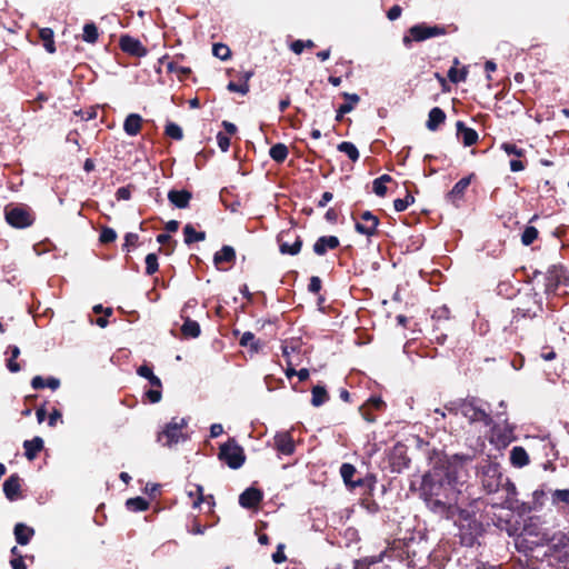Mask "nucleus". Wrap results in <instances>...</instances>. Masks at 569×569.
Here are the masks:
<instances>
[{"label":"nucleus","mask_w":569,"mask_h":569,"mask_svg":"<svg viewBox=\"0 0 569 569\" xmlns=\"http://www.w3.org/2000/svg\"><path fill=\"white\" fill-rule=\"evenodd\" d=\"M459 493L457 477L451 471L435 470L422 477L420 496L433 513L445 518L452 517Z\"/></svg>","instance_id":"f257e3e1"},{"label":"nucleus","mask_w":569,"mask_h":569,"mask_svg":"<svg viewBox=\"0 0 569 569\" xmlns=\"http://www.w3.org/2000/svg\"><path fill=\"white\" fill-rule=\"evenodd\" d=\"M188 426V420L186 418L174 417L168 422L163 430L158 435V442L164 447H172L180 441H186L188 439L187 435L183 430Z\"/></svg>","instance_id":"f03ea898"},{"label":"nucleus","mask_w":569,"mask_h":569,"mask_svg":"<svg viewBox=\"0 0 569 569\" xmlns=\"http://www.w3.org/2000/svg\"><path fill=\"white\" fill-rule=\"evenodd\" d=\"M218 458L231 469H239L246 461L243 448L233 439L220 446Z\"/></svg>","instance_id":"7ed1b4c3"},{"label":"nucleus","mask_w":569,"mask_h":569,"mask_svg":"<svg viewBox=\"0 0 569 569\" xmlns=\"http://www.w3.org/2000/svg\"><path fill=\"white\" fill-rule=\"evenodd\" d=\"M277 241L282 254L296 256L301 250L302 240L295 229L282 230L278 234Z\"/></svg>","instance_id":"20e7f679"},{"label":"nucleus","mask_w":569,"mask_h":569,"mask_svg":"<svg viewBox=\"0 0 569 569\" xmlns=\"http://www.w3.org/2000/svg\"><path fill=\"white\" fill-rule=\"evenodd\" d=\"M6 220L14 228H27L30 227L34 221L32 211L23 206H17L13 208H6Z\"/></svg>","instance_id":"39448f33"},{"label":"nucleus","mask_w":569,"mask_h":569,"mask_svg":"<svg viewBox=\"0 0 569 569\" xmlns=\"http://www.w3.org/2000/svg\"><path fill=\"white\" fill-rule=\"evenodd\" d=\"M460 411L470 422H481L485 426H489L492 421L490 415L478 407L475 401H465L460 406Z\"/></svg>","instance_id":"423d86ee"},{"label":"nucleus","mask_w":569,"mask_h":569,"mask_svg":"<svg viewBox=\"0 0 569 569\" xmlns=\"http://www.w3.org/2000/svg\"><path fill=\"white\" fill-rule=\"evenodd\" d=\"M379 219L371 211H363L356 220V231L366 237H372L377 232Z\"/></svg>","instance_id":"0eeeda50"},{"label":"nucleus","mask_w":569,"mask_h":569,"mask_svg":"<svg viewBox=\"0 0 569 569\" xmlns=\"http://www.w3.org/2000/svg\"><path fill=\"white\" fill-rule=\"evenodd\" d=\"M197 306V301L194 299L186 302L181 310V318L183 319V325L181 326V332L187 338H198L200 336L201 329L197 321L191 320L187 315V310L189 308H193Z\"/></svg>","instance_id":"6e6552de"},{"label":"nucleus","mask_w":569,"mask_h":569,"mask_svg":"<svg viewBox=\"0 0 569 569\" xmlns=\"http://www.w3.org/2000/svg\"><path fill=\"white\" fill-rule=\"evenodd\" d=\"M119 46L123 52L133 57L142 58L148 53L147 48L141 43V41L129 34L120 37Z\"/></svg>","instance_id":"1a4fd4ad"},{"label":"nucleus","mask_w":569,"mask_h":569,"mask_svg":"<svg viewBox=\"0 0 569 569\" xmlns=\"http://www.w3.org/2000/svg\"><path fill=\"white\" fill-rule=\"evenodd\" d=\"M472 177L473 174H470L460 179L447 194L448 201L455 206H458L459 201L462 200L467 188L470 186Z\"/></svg>","instance_id":"9d476101"},{"label":"nucleus","mask_w":569,"mask_h":569,"mask_svg":"<svg viewBox=\"0 0 569 569\" xmlns=\"http://www.w3.org/2000/svg\"><path fill=\"white\" fill-rule=\"evenodd\" d=\"M262 500V493L259 489L248 488L239 497V503L243 508H254Z\"/></svg>","instance_id":"9b49d317"},{"label":"nucleus","mask_w":569,"mask_h":569,"mask_svg":"<svg viewBox=\"0 0 569 569\" xmlns=\"http://www.w3.org/2000/svg\"><path fill=\"white\" fill-rule=\"evenodd\" d=\"M339 239L336 236H322L313 244V251L318 256H323L328 250L339 247Z\"/></svg>","instance_id":"f8f14e48"},{"label":"nucleus","mask_w":569,"mask_h":569,"mask_svg":"<svg viewBox=\"0 0 569 569\" xmlns=\"http://www.w3.org/2000/svg\"><path fill=\"white\" fill-rule=\"evenodd\" d=\"M274 443L277 450L281 455L289 456L295 452V442L289 432L277 433L274 437Z\"/></svg>","instance_id":"ddd939ff"},{"label":"nucleus","mask_w":569,"mask_h":569,"mask_svg":"<svg viewBox=\"0 0 569 569\" xmlns=\"http://www.w3.org/2000/svg\"><path fill=\"white\" fill-rule=\"evenodd\" d=\"M21 488V479L17 473L11 475L3 482V492L10 501H14L19 497Z\"/></svg>","instance_id":"4468645a"},{"label":"nucleus","mask_w":569,"mask_h":569,"mask_svg":"<svg viewBox=\"0 0 569 569\" xmlns=\"http://www.w3.org/2000/svg\"><path fill=\"white\" fill-rule=\"evenodd\" d=\"M457 136L462 140L466 147H471L478 141V132L467 127L462 121L457 122Z\"/></svg>","instance_id":"2eb2a0df"},{"label":"nucleus","mask_w":569,"mask_h":569,"mask_svg":"<svg viewBox=\"0 0 569 569\" xmlns=\"http://www.w3.org/2000/svg\"><path fill=\"white\" fill-rule=\"evenodd\" d=\"M191 198L192 194L188 190H170L168 192V200L179 209L187 208Z\"/></svg>","instance_id":"dca6fc26"},{"label":"nucleus","mask_w":569,"mask_h":569,"mask_svg":"<svg viewBox=\"0 0 569 569\" xmlns=\"http://www.w3.org/2000/svg\"><path fill=\"white\" fill-rule=\"evenodd\" d=\"M142 122H143V119L140 114L130 113L124 119L123 130L128 136L134 137L141 131Z\"/></svg>","instance_id":"f3484780"},{"label":"nucleus","mask_w":569,"mask_h":569,"mask_svg":"<svg viewBox=\"0 0 569 569\" xmlns=\"http://www.w3.org/2000/svg\"><path fill=\"white\" fill-rule=\"evenodd\" d=\"M236 259V251L231 246H223L213 256V263L217 269H222L223 263H231Z\"/></svg>","instance_id":"a211bd4d"},{"label":"nucleus","mask_w":569,"mask_h":569,"mask_svg":"<svg viewBox=\"0 0 569 569\" xmlns=\"http://www.w3.org/2000/svg\"><path fill=\"white\" fill-rule=\"evenodd\" d=\"M440 33V30L437 27H426V26H413L410 28V34L416 41H423L428 38L435 37Z\"/></svg>","instance_id":"6ab92c4d"},{"label":"nucleus","mask_w":569,"mask_h":569,"mask_svg":"<svg viewBox=\"0 0 569 569\" xmlns=\"http://www.w3.org/2000/svg\"><path fill=\"white\" fill-rule=\"evenodd\" d=\"M445 111L439 107H435L429 111L426 126L430 131H436L445 122Z\"/></svg>","instance_id":"aec40b11"},{"label":"nucleus","mask_w":569,"mask_h":569,"mask_svg":"<svg viewBox=\"0 0 569 569\" xmlns=\"http://www.w3.org/2000/svg\"><path fill=\"white\" fill-rule=\"evenodd\" d=\"M13 533H14V538H16L17 542L21 546H26L29 543V541L33 537L34 530H33V528L28 527L24 523H17L14 526Z\"/></svg>","instance_id":"412c9836"},{"label":"nucleus","mask_w":569,"mask_h":569,"mask_svg":"<svg viewBox=\"0 0 569 569\" xmlns=\"http://www.w3.org/2000/svg\"><path fill=\"white\" fill-rule=\"evenodd\" d=\"M510 462L516 468H522L529 463V456L525 448L516 446L510 451Z\"/></svg>","instance_id":"4be33fe9"},{"label":"nucleus","mask_w":569,"mask_h":569,"mask_svg":"<svg viewBox=\"0 0 569 569\" xmlns=\"http://www.w3.org/2000/svg\"><path fill=\"white\" fill-rule=\"evenodd\" d=\"M24 448V456L28 460H33L37 455L42 450L43 448V440L40 437H34L31 440H26L23 442Z\"/></svg>","instance_id":"5701e85b"},{"label":"nucleus","mask_w":569,"mask_h":569,"mask_svg":"<svg viewBox=\"0 0 569 569\" xmlns=\"http://www.w3.org/2000/svg\"><path fill=\"white\" fill-rule=\"evenodd\" d=\"M60 386V380L53 377H50L48 379H43L41 376H36L31 380V387L34 390L43 389V388H50L52 390L58 389Z\"/></svg>","instance_id":"b1692460"},{"label":"nucleus","mask_w":569,"mask_h":569,"mask_svg":"<svg viewBox=\"0 0 569 569\" xmlns=\"http://www.w3.org/2000/svg\"><path fill=\"white\" fill-rule=\"evenodd\" d=\"M184 242L191 244L193 242L202 241L206 239L203 231H197L192 224L188 223L183 228Z\"/></svg>","instance_id":"393cba45"},{"label":"nucleus","mask_w":569,"mask_h":569,"mask_svg":"<svg viewBox=\"0 0 569 569\" xmlns=\"http://www.w3.org/2000/svg\"><path fill=\"white\" fill-rule=\"evenodd\" d=\"M39 37H40V39L43 42L44 49L49 53H54L56 52V46H54V39H53L54 38L53 30L50 29V28H41L39 30Z\"/></svg>","instance_id":"a878e982"},{"label":"nucleus","mask_w":569,"mask_h":569,"mask_svg":"<svg viewBox=\"0 0 569 569\" xmlns=\"http://www.w3.org/2000/svg\"><path fill=\"white\" fill-rule=\"evenodd\" d=\"M288 153V147L283 143H276L269 150L270 158L278 163L283 162L287 159Z\"/></svg>","instance_id":"bb28decb"},{"label":"nucleus","mask_w":569,"mask_h":569,"mask_svg":"<svg viewBox=\"0 0 569 569\" xmlns=\"http://www.w3.org/2000/svg\"><path fill=\"white\" fill-rule=\"evenodd\" d=\"M311 393H312L311 403L315 407L322 406L329 399L327 390L325 389V387H321V386L313 387Z\"/></svg>","instance_id":"cd10ccee"},{"label":"nucleus","mask_w":569,"mask_h":569,"mask_svg":"<svg viewBox=\"0 0 569 569\" xmlns=\"http://www.w3.org/2000/svg\"><path fill=\"white\" fill-rule=\"evenodd\" d=\"M337 149L340 152L346 153L348 156V158L351 161H353V162L359 159V156H360L359 151H358L357 147L352 142L343 141V142L338 144Z\"/></svg>","instance_id":"c85d7f7f"},{"label":"nucleus","mask_w":569,"mask_h":569,"mask_svg":"<svg viewBox=\"0 0 569 569\" xmlns=\"http://www.w3.org/2000/svg\"><path fill=\"white\" fill-rule=\"evenodd\" d=\"M99 38L98 28L94 23H86L83 26L82 40L88 43H94Z\"/></svg>","instance_id":"c756f323"},{"label":"nucleus","mask_w":569,"mask_h":569,"mask_svg":"<svg viewBox=\"0 0 569 569\" xmlns=\"http://www.w3.org/2000/svg\"><path fill=\"white\" fill-rule=\"evenodd\" d=\"M127 508L130 511H144L149 507V502L142 497L130 498L126 502Z\"/></svg>","instance_id":"7c9ffc66"},{"label":"nucleus","mask_w":569,"mask_h":569,"mask_svg":"<svg viewBox=\"0 0 569 569\" xmlns=\"http://www.w3.org/2000/svg\"><path fill=\"white\" fill-rule=\"evenodd\" d=\"M212 53L214 57H217L223 61L228 60L231 56V51H230L229 47L223 43L213 44Z\"/></svg>","instance_id":"2f4dec72"},{"label":"nucleus","mask_w":569,"mask_h":569,"mask_svg":"<svg viewBox=\"0 0 569 569\" xmlns=\"http://www.w3.org/2000/svg\"><path fill=\"white\" fill-rule=\"evenodd\" d=\"M159 269L158 257L156 253H149L146 257V273L151 276Z\"/></svg>","instance_id":"473e14b6"},{"label":"nucleus","mask_w":569,"mask_h":569,"mask_svg":"<svg viewBox=\"0 0 569 569\" xmlns=\"http://www.w3.org/2000/svg\"><path fill=\"white\" fill-rule=\"evenodd\" d=\"M538 238V230L535 227L528 226L522 232L521 242L525 246L531 244Z\"/></svg>","instance_id":"72a5a7b5"},{"label":"nucleus","mask_w":569,"mask_h":569,"mask_svg":"<svg viewBox=\"0 0 569 569\" xmlns=\"http://www.w3.org/2000/svg\"><path fill=\"white\" fill-rule=\"evenodd\" d=\"M166 134L174 140H181L183 138L182 129L173 122H169L166 126Z\"/></svg>","instance_id":"f704fd0d"},{"label":"nucleus","mask_w":569,"mask_h":569,"mask_svg":"<svg viewBox=\"0 0 569 569\" xmlns=\"http://www.w3.org/2000/svg\"><path fill=\"white\" fill-rule=\"evenodd\" d=\"M415 202V198L411 194H407L403 199H396L393 201V208L397 212L405 211L410 204Z\"/></svg>","instance_id":"c9c22d12"},{"label":"nucleus","mask_w":569,"mask_h":569,"mask_svg":"<svg viewBox=\"0 0 569 569\" xmlns=\"http://www.w3.org/2000/svg\"><path fill=\"white\" fill-rule=\"evenodd\" d=\"M569 503V489H557L552 492V503Z\"/></svg>","instance_id":"e433bc0d"},{"label":"nucleus","mask_w":569,"mask_h":569,"mask_svg":"<svg viewBox=\"0 0 569 569\" xmlns=\"http://www.w3.org/2000/svg\"><path fill=\"white\" fill-rule=\"evenodd\" d=\"M315 47V43L312 40H296L293 41L291 44H290V49L296 53V54H301L303 49L305 48H312Z\"/></svg>","instance_id":"4c0bfd02"},{"label":"nucleus","mask_w":569,"mask_h":569,"mask_svg":"<svg viewBox=\"0 0 569 569\" xmlns=\"http://www.w3.org/2000/svg\"><path fill=\"white\" fill-rule=\"evenodd\" d=\"M501 149L507 153V154H513L518 158H521L525 156V150L521 149V148H518L515 143H510V142H505L501 144Z\"/></svg>","instance_id":"58836bf2"},{"label":"nucleus","mask_w":569,"mask_h":569,"mask_svg":"<svg viewBox=\"0 0 569 569\" xmlns=\"http://www.w3.org/2000/svg\"><path fill=\"white\" fill-rule=\"evenodd\" d=\"M117 239V233L112 228H103L100 232L99 240L102 243H110L113 242Z\"/></svg>","instance_id":"ea45409f"},{"label":"nucleus","mask_w":569,"mask_h":569,"mask_svg":"<svg viewBox=\"0 0 569 569\" xmlns=\"http://www.w3.org/2000/svg\"><path fill=\"white\" fill-rule=\"evenodd\" d=\"M227 89L231 92H238L244 96L249 92V83H236L233 81H230L227 86Z\"/></svg>","instance_id":"a19ab883"},{"label":"nucleus","mask_w":569,"mask_h":569,"mask_svg":"<svg viewBox=\"0 0 569 569\" xmlns=\"http://www.w3.org/2000/svg\"><path fill=\"white\" fill-rule=\"evenodd\" d=\"M355 472H356V469L350 463H343L341 466V468H340L341 477L343 478V480L346 482H349L351 480V478L353 477Z\"/></svg>","instance_id":"79ce46f5"},{"label":"nucleus","mask_w":569,"mask_h":569,"mask_svg":"<svg viewBox=\"0 0 569 569\" xmlns=\"http://www.w3.org/2000/svg\"><path fill=\"white\" fill-rule=\"evenodd\" d=\"M272 560L274 563H282L287 560L284 555V543H279L276 551L272 553Z\"/></svg>","instance_id":"37998d69"},{"label":"nucleus","mask_w":569,"mask_h":569,"mask_svg":"<svg viewBox=\"0 0 569 569\" xmlns=\"http://www.w3.org/2000/svg\"><path fill=\"white\" fill-rule=\"evenodd\" d=\"M139 240L137 233L129 232L124 237L123 250L130 251L131 247H136Z\"/></svg>","instance_id":"c03bdc74"},{"label":"nucleus","mask_w":569,"mask_h":569,"mask_svg":"<svg viewBox=\"0 0 569 569\" xmlns=\"http://www.w3.org/2000/svg\"><path fill=\"white\" fill-rule=\"evenodd\" d=\"M217 143H218L219 148L221 149V151L226 152V151H228V149L230 147V138L223 132H218Z\"/></svg>","instance_id":"a18cd8bd"},{"label":"nucleus","mask_w":569,"mask_h":569,"mask_svg":"<svg viewBox=\"0 0 569 569\" xmlns=\"http://www.w3.org/2000/svg\"><path fill=\"white\" fill-rule=\"evenodd\" d=\"M448 77L455 83L461 82L466 80L467 71L463 70L458 72L456 69L451 68L448 72Z\"/></svg>","instance_id":"49530a36"},{"label":"nucleus","mask_w":569,"mask_h":569,"mask_svg":"<svg viewBox=\"0 0 569 569\" xmlns=\"http://www.w3.org/2000/svg\"><path fill=\"white\" fill-rule=\"evenodd\" d=\"M146 396L151 403H157L161 400V388L150 389L146 392Z\"/></svg>","instance_id":"de8ad7c7"},{"label":"nucleus","mask_w":569,"mask_h":569,"mask_svg":"<svg viewBox=\"0 0 569 569\" xmlns=\"http://www.w3.org/2000/svg\"><path fill=\"white\" fill-rule=\"evenodd\" d=\"M565 276V270L561 267H552L549 270V278L556 280L557 283L562 282V277Z\"/></svg>","instance_id":"09e8293b"},{"label":"nucleus","mask_w":569,"mask_h":569,"mask_svg":"<svg viewBox=\"0 0 569 569\" xmlns=\"http://www.w3.org/2000/svg\"><path fill=\"white\" fill-rule=\"evenodd\" d=\"M372 189L373 192L379 197H383L387 193V186L377 179L373 180Z\"/></svg>","instance_id":"8fccbe9b"},{"label":"nucleus","mask_w":569,"mask_h":569,"mask_svg":"<svg viewBox=\"0 0 569 569\" xmlns=\"http://www.w3.org/2000/svg\"><path fill=\"white\" fill-rule=\"evenodd\" d=\"M117 200H129L131 198V190L129 187H120L116 192Z\"/></svg>","instance_id":"3c124183"},{"label":"nucleus","mask_w":569,"mask_h":569,"mask_svg":"<svg viewBox=\"0 0 569 569\" xmlns=\"http://www.w3.org/2000/svg\"><path fill=\"white\" fill-rule=\"evenodd\" d=\"M308 289L312 293H318L321 289V280L319 277H311Z\"/></svg>","instance_id":"603ef678"},{"label":"nucleus","mask_w":569,"mask_h":569,"mask_svg":"<svg viewBox=\"0 0 569 569\" xmlns=\"http://www.w3.org/2000/svg\"><path fill=\"white\" fill-rule=\"evenodd\" d=\"M137 373L148 380L151 379V377L154 375L152 368L147 365L140 366L137 370Z\"/></svg>","instance_id":"864d4df0"},{"label":"nucleus","mask_w":569,"mask_h":569,"mask_svg":"<svg viewBox=\"0 0 569 569\" xmlns=\"http://www.w3.org/2000/svg\"><path fill=\"white\" fill-rule=\"evenodd\" d=\"M10 565L12 569H27L22 555H18V557L12 558Z\"/></svg>","instance_id":"5fc2aeb1"},{"label":"nucleus","mask_w":569,"mask_h":569,"mask_svg":"<svg viewBox=\"0 0 569 569\" xmlns=\"http://www.w3.org/2000/svg\"><path fill=\"white\" fill-rule=\"evenodd\" d=\"M167 68L170 72H180L183 74H187L190 72L189 68L186 67H178L176 62L171 61L167 64Z\"/></svg>","instance_id":"6e6d98bb"},{"label":"nucleus","mask_w":569,"mask_h":569,"mask_svg":"<svg viewBox=\"0 0 569 569\" xmlns=\"http://www.w3.org/2000/svg\"><path fill=\"white\" fill-rule=\"evenodd\" d=\"M223 433V427L221 423H213L210 427V437L217 438Z\"/></svg>","instance_id":"4d7b16f0"},{"label":"nucleus","mask_w":569,"mask_h":569,"mask_svg":"<svg viewBox=\"0 0 569 569\" xmlns=\"http://www.w3.org/2000/svg\"><path fill=\"white\" fill-rule=\"evenodd\" d=\"M401 14V8L399 6H393L392 8L389 9L387 16L389 18V20L393 21L396 19H398Z\"/></svg>","instance_id":"13d9d810"},{"label":"nucleus","mask_w":569,"mask_h":569,"mask_svg":"<svg viewBox=\"0 0 569 569\" xmlns=\"http://www.w3.org/2000/svg\"><path fill=\"white\" fill-rule=\"evenodd\" d=\"M332 198H333V194L331 192H329V191L323 192L318 202V207H321V208L326 207L332 200Z\"/></svg>","instance_id":"bf43d9fd"},{"label":"nucleus","mask_w":569,"mask_h":569,"mask_svg":"<svg viewBox=\"0 0 569 569\" xmlns=\"http://www.w3.org/2000/svg\"><path fill=\"white\" fill-rule=\"evenodd\" d=\"M253 340H254V335L252 332L247 331L242 335V337L240 339V345L248 346Z\"/></svg>","instance_id":"052dcab7"},{"label":"nucleus","mask_w":569,"mask_h":569,"mask_svg":"<svg viewBox=\"0 0 569 569\" xmlns=\"http://www.w3.org/2000/svg\"><path fill=\"white\" fill-rule=\"evenodd\" d=\"M525 169V164L520 160H511L510 161V170L512 172L522 171Z\"/></svg>","instance_id":"680f3d73"},{"label":"nucleus","mask_w":569,"mask_h":569,"mask_svg":"<svg viewBox=\"0 0 569 569\" xmlns=\"http://www.w3.org/2000/svg\"><path fill=\"white\" fill-rule=\"evenodd\" d=\"M368 405L372 406L375 409L380 410L385 406L381 398L372 397L368 400Z\"/></svg>","instance_id":"e2e57ef3"},{"label":"nucleus","mask_w":569,"mask_h":569,"mask_svg":"<svg viewBox=\"0 0 569 569\" xmlns=\"http://www.w3.org/2000/svg\"><path fill=\"white\" fill-rule=\"evenodd\" d=\"M343 98L347 100V102H350V103H353L355 106L359 102L360 98L358 94L356 93H348V92H345L343 94Z\"/></svg>","instance_id":"0e129e2a"},{"label":"nucleus","mask_w":569,"mask_h":569,"mask_svg":"<svg viewBox=\"0 0 569 569\" xmlns=\"http://www.w3.org/2000/svg\"><path fill=\"white\" fill-rule=\"evenodd\" d=\"M355 104L353 103H350V102H345L342 103L338 109H339V113H349L351 112L353 109H355Z\"/></svg>","instance_id":"69168bd1"},{"label":"nucleus","mask_w":569,"mask_h":569,"mask_svg":"<svg viewBox=\"0 0 569 569\" xmlns=\"http://www.w3.org/2000/svg\"><path fill=\"white\" fill-rule=\"evenodd\" d=\"M222 127L224 128L228 134H234L237 131L236 124L226 120L222 122Z\"/></svg>","instance_id":"338daca9"},{"label":"nucleus","mask_w":569,"mask_h":569,"mask_svg":"<svg viewBox=\"0 0 569 569\" xmlns=\"http://www.w3.org/2000/svg\"><path fill=\"white\" fill-rule=\"evenodd\" d=\"M7 367H8V369H9L11 372H18V371H20V366H19V363H18V362H16V359H13L12 357H10V359L8 360Z\"/></svg>","instance_id":"774afa93"}]
</instances>
